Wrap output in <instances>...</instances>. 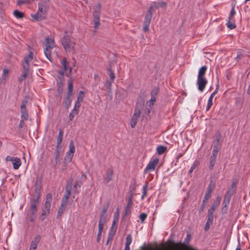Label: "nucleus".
<instances>
[{"instance_id": "1", "label": "nucleus", "mask_w": 250, "mask_h": 250, "mask_svg": "<svg viewBox=\"0 0 250 250\" xmlns=\"http://www.w3.org/2000/svg\"><path fill=\"white\" fill-rule=\"evenodd\" d=\"M49 7V0H41L38 3V10L32 17L36 21H41L45 18V15Z\"/></svg>"}, {"instance_id": "2", "label": "nucleus", "mask_w": 250, "mask_h": 250, "mask_svg": "<svg viewBox=\"0 0 250 250\" xmlns=\"http://www.w3.org/2000/svg\"><path fill=\"white\" fill-rule=\"evenodd\" d=\"M236 184L235 183H233L231 186V187L229 188L225 195L224 200L222 203V208L221 209V213L222 214H226L228 209V206L229 205L230 199L233 194L235 193L236 191Z\"/></svg>"}, {"instance_id": "3", "label": "nucleus", "mask_w": 250, "mask_h": 250, "mask_svg": "<svg viewBox=\"0 0 250 250\" xmlns=\"http://www.w3.org/2000/svg\"><path fill=\"white\" fill-rule=\"evenodd\" d=\"M62 44L66 52L74 53L75 52V42L71 37L65 32L63 37L61 39Z\"/></svg>"}, {"instance_id": "4", "label": "nucleus", "mask_w": 250, "mask_h": 250, "mask_svg": "<svg viewBox=\"0 0 250 250\" xmlns=\"http://www.w3.org/2000/svg\"><path fill=\"white\" fill-rule=\"evenodd\" d=\"M52 201V194L48 193L46 196L45 202L42 207V213L39 217V219L41 221H44L45 218L50 214Z\"/></svg>"}, {"instance_id": "5", "label": "nucleus", "mask_w": 250, "mask_h": 250, "mask_svg": "<svg viewBox=\"0 0 250 250\" xmlns=\"http://www.w3.org/2000/svg\"><path fill=\"white\" fill-rule=\"evenodd\" d=\"M54 47V40L52 38L47 37L43 43V50L46 58L50 62H52L51 51Z\"/></svg>"}, {"instance_id": "6", "label": "nucleus", "mask_w": 250, "mask_h": 250, "mask_svg": "<svg viewBox=\"0 0 250 250\" xmlns=\"http://www.w3.org/2000/svg\"><path fill=\"white\" fill-rule=\"evenodd\" d=\"M75 152V147L74 142L71 140L69 144V150L66 153L65 158V161L70 163L72 161V158Z\"/></svg>"}, {"instance_id": "7", "label": "nucleus", "mask_w": 250, "mask_h": 250, "mask_svg": "<svg viewBox=\"0 0 250 250\" xmlns=\"http://www.w3.org/2000/svg\"><path fill=\"white\" fill-rule=\"evenodd\" d=\"M27 104V100H25L22 102L21 105V118L25 121L28 119V112L26 108Z\"/></svg>"}, {"instance_id": "8", "label": "nucleus", "mask_w": 250, "mask_h": 250, "mask_svg": "<svg viewBox=\"0 0 250 250\" xmlns=\"http://www.w3.org/2000/svg\"><path fill=\"white\" fill-rule=\"evenodd\" d=\"M159 163V159L155 158L151 160L146 167L145 169V172L147 173L150 171H153L155 169L156 166Z\"/></svg>"}, {"instance_id": "9", "label": "nucleus", "mask_w": 250, "mask_h": 250, "mask_svg": "<svg viewBox=\"0 0 250 250\" xmlns=\"http://www.w3.org/2000/svg\"><path fill=\"white\" fill-rule=\"evenodd\" d=\"M208 83V80L206 78H197L196 84L198 87V89L203 92Z\"/></svg>"}, {"instance_id": "10", "label": "nucleus", "mask_w": 250, "mask_h": 250, "mask_svg": "<svg viewBox=\"0 0 250 250\" xmlns=\"http://www.w3.org/2000/svg\"><path fill=\"white\" fill-rule=\"evenodd\" d=\"M113 178V168L112 167H108L106 171L105 177L104 178V182L107 184L110 182Z\"/></svg>"}, {"instance_id": "11", "label": "nucleus", "mask_w": 250, "mask_h": 250, "mask_svg": "<svg viewBox=\"0 0 250 250\" xmlns=\"http://www.w3.org/2000/svg\"><path fill=\"white\" fill-rule=\"evenodd\" d=\"M167 5L165 2H152L151 3L149 9L154 12L155 9H158L160 7H165Z\"/></svg>"}, {"instance_id": "12", "label": "nucleus", "mask_w": 250, "mask_h": 250, "mask_svg": "<svg viewBox=\"0 0 250 250\" xmlns=\"http://www.w3.org/2000/svg\"><path fill=\"white\" fill-rule=\"evenodd\" d=\"M219 88V83H217V84H216V88L215 91L211 94L210 97L208 98V104L206 108V111H208L210 108L211 106L212 105V100L214 96L217 93L218 90Z\"/></svg>"}, {"instance_id": "13", "label": "nucleus", "mask_w": 250, "mask_h": 250, "mask_svg": "<svg viewBox=\"0 0 250 250\" xmlns=\"http://www.w3.org/2000/svg\"><path fill=\"white\" fill-rule=\"evenodd\" d=\"M33 58V54L32 52H30L29 54L24 58L23 63L22 64V68H24V66H26L27 69H29V62L32 60Z\"/></svg>"}, {"instance_id": "14", "label": "nucleus", "mask_w": 250, "mask_h": 250, "mask_svg": "<svg viewBox=\"0 0 250 250\" xmlns=\"http://www.w3.org/2000/svg\"><path fill=\"white\" fill-rule=\"evenodd\" d=\"M61 64L62 66V69L64 71L65 75L67 77H69L71 73L72 68L71 67H68L67 66L66 59H63L61 62Z\"/></svg>"}, {"instance_id": "15", "label": "nucleus", "mask_w": 250, "mask_h": 250, "mask_svg": "<svg viewBox=\"0 0 250 250\" xmlns=\"http://www.w3.org/2000/svg\"><path fill=\"white\" fill-rule=\"evenodd\" d=\"M116 221L114 219L113 221L112 226L110 229V230L108 233V241H110L112 240L113 236L116 231L117 228L116 227Z\"/></svg>"}, {"instance_id": "16", "label": "nucleus", "mask_w": 250, "mask_h": 250, "mask_svg": "<svg viewBox=\"0 0 250 250\" xmlns=\"http://www.w3.org/2000/svg\"><path fill=\"white\" fill-rule=\"evenodd\" d=\"M41 240V236L39 235H36L31 242L29 249L36 250L38 244Z\"/></svg>"}, {"instance_id": "17", "label": "nucleus", "mask_w": 250, "mask_h": 250, "mask_svg": "<svg viewBox=\"0 0 250 250\" xmlns=\"http://www.w3.org/2000/svg\"><path fill=\"white\" fill-rule=\"evenodd\" d=\"M221 201V197L219 196H217L215 200L214 201L211 207L210 208L208 209L209 211H211L213 212H214V210L218 208V207L219 206L220 202Z\"/></svg>"}, {"instance_id": "18", "label": "nucleus", "mask_w": 250, "mask_h": 250, "mask_svg": "<svg viewBox=\"0 0 250 250\" xmlns=\"http://www.w3.org/2000/svg\"><path fill=\"white\" fill-rule=\"evenodd\" d=\"M84 98V92L82 91H80L79 92L77 101L75 103L74 106L80 108L81 103L83 102Z\"/></svg>"}, {"instance_id": "19", "label": "nucleus", "mask_w": 250, "mask_h": 250, "mask_svg": "<svg viewBox=\"0 0 250 250\" xmlns=\"http://www.w3.org/2000/svg\"><path fill=\"white\" fill-rule=\"evenodd\" d=\"M72 181V179H71L69 183H68L67 186L66 187V193L63 198L66 199L67 200L68 199L71 194Z\"/></svg>"}, {"instance_id": "20", "label": "nucleus", "mask_w": 250, "mask_h": 250, "mask_svg": "<svg viewBox=\"0 0 250 250\" xmlns=\"http://www.w3.org/2000/svg\"><path fill=\"white\" fill-rule=\"evenodd\" d=\"M22 71L23 73L19 79V81L20 83L22 82L27 77L29 74V69H27V67L24 66V68H22Z\"/></svg>"}, {"instance_id": "21", "label": "nucleus", "mask_w": 250, "mask_h": 250, "mask_svg": "<svg viewBox=\"0 0 250 250\" xmlns=\"http://www.w3.org/2000/svg\"><path fill=\"white\" fill-rule=\"evenodd\" d=\"M79 112V108L76 107V106H74L73 109L71 111L69 114V121H72L76 115H77Z\"/></svg>"}, {"instance_id": "22", "label": "nucleus", "mask_w": 250, "mask_h": 250, "mask_svg": "<svg viewBox=\"0 0 250 250\" xmlns=\"http://www.w3.org/2000/svg\"><path fill=\"white\" fill-rule=\"evenodd\" d=\"M60 148L56 147V150L54 153L55 155V167H56L57 165L60 162L61 158H60Z\"/></svg>"}, {"instance_id": "23", "label": "nucleus", "mask_w": 250, "mask_h": 250, "mask_svg": "<svg viewBox=\"0 0 250 250\" xmlns=\"http://www.w3.org/2000/svg\"><path fill=\"white\" fill-rule=\"evenodd\" d=\"M73 82L71 80H69L68 81V91L67 93L66 97L70 98L73 94Z\"/></svg>"}, {"instance_id": "24", "label": "nucleus", "mask_w": 250, "mask_h": 250, "mask_svg": "<svg viewBox=\"0 0 250 250\" xmlns=\"http://www.w3.org/2000/svg\"><path fill=\"white\" fill-rule=\"evenodd\" d=\"M217 157V155L211 154V155L209 158V167H208L209 170L213 169L214 166L216 163Z\"/></svg>"}, {"instance_id": "25", "label": "nucleus", "mask_w": 250, "mask_h": 250, "mask_svg": "<svg viewBox=\"0 0 250 250\" xmlns=\"http://www.w3.org/2000/svg\"><path fill=\"white\" fill-rule=\"evenodd\" d=\"M207 70V66L204 65L202 66L198 71L197 78H206L205 75Z\"/></svg>"}, {"instance_id": "26", "label": "nucleus", "mask_w": 250, "mask_h": 250, "mask_svg": "<svg viewBox=\"0 0 250 250\" xmlns=\"http://www.w3.org/2000/svg\"><path fill=\"white\" fill-rule=\"evenodd\" d=\"M106 223V219L103 218L102 216H100L98 223V232L103 231L104 224Z\"/></svg>"}, {"instance_id": "27", "label": "nucleus", "mask_w": 250, "mask_h": 250, "mask_svg": "<svg viewBox=\"0 0 250 250\" xmlns=\"http://www.w3.org/2000/svg\"><path fill=\"white\" fill-rule=\"evenodd\" d=\"M63 134V131L62 129H60L59 135H58V136L57 138V140L56 147H59V148L60 147V146L62 144V140Z\"/></svg>"}, {"instance_id": "28", "label": "nucleus", "mask_w": 250, "mask_h": 250, "mask_svg": "<svg viewBox=\"0 0 250 250\" xmlns=\"http://www.w3.org/2000/svg\"><path fill=\"white\" fill-rule=\"evenodd\" d=\"M40 198V194L38 193L36 195L34 196L31 201L30 205H36V207H38L39 204V199Z\"/></svg>"}, {"instance_id": "29", "label": "nucleus", "mask_w": 250, "mask_h": 250, "mask_svg": "<svg viewBox=\"0 0 250 250\" xmlns=\"http://www.w3.org/2000/svg\"><path fill=\"white\" fill-rule=\"evenodd\" d=\"M13 168L15 169H18L21 165V161L18 157H15L12 162Z\"/></svg>"}, {"instance_id": "30", "label": "nucleus", "mask_w": 250, "mask_h": 250, "mask_svg": "<svg viewBox=\"0 0 250 250\" xmlns=\"http://www.w3.org/2000/svg\"><path fill=\"white\" fill-rule=\"evenodd\" d=\"M153 12L151 10H150L149 9H148V10L147 11V13L145 16L144 22H147L148 23L150 22V21H151V20L152 18V16L153 15Z\"/></svg>"}, {"instance_id": "31", "label": "nucleus", "mask_w": 250, "mask_h": 250, "mask_svg": "<svg viewBox=\"0 0 250 250\" xmlns=\"http://www.w3.org/2000/svg\"><path fill=\"white\" fill-rule=\"evenodd\" d=\"M191 239V236L190 233H188L187 234L186 238L185 239L184 241L183 244L180 243L181 245H182L183 247H187L189 241Z\"/></svg>"}, {"instance_id": "32", "label": "nucleus", "mask_w": 250, "mask_h": 250, "mask_svg": "<svg viewBox=\"0 0 250 250\" xmlns=\"http://www.w3.org/2000/svg\"><path fill=\"white\" fill-rule=\"evenodd\" d=\"M227 27L230 29H233L236 28V25L233 19H229L227 22Z\"/></svg>"}, {"instance_id": "33", "label": "nucleus", "mask_w": 250, "mask_h": 250, "mask_svg": "<svg viewBox=\"0 0 250 250\" xmlns=\"http://www.w3.org/2000/svg\"><path fill=\"white\" fill-rule=\"evenodd\" d=\"M215 187V183L213 180H211L207 188V192L211 193L212 191L214 190Z\"/></svg>"}, {"instance_id": "34", "label": "nucleus", "mask_w": 250, "mask_h": 250, "mask_svg": "<svg viewBox=\"0 0 250 250\" xmlns=\"http://www.w3.org/2000/svg\"><path fill=\"white\" fill-rule=\"evenodd\" d=\"M220 149V146L217 140V143L214 145L212 154L218 156V151Z\"/></svg>"}, {"instance_id": "35", "label": "nucleus", "mask_w": 250, "mask_h": 250, "mask_svg": "<svg viewBox=\"0 0 250 250\" xmlns=\"http://www.w3.org/2000/svg\"><path fill=\"white\" fill-rule=\"evenodd\" d=\"M37 208L36 207V205H30V208L29 209V215H32L36 216V213L37 212Z\"/></svg>"}, {"instance_id": "36", "label": "nucleus", "mask_w": 250, "mask_h": 250, "mask_svg": "<svg viewBox=\"0 0 250 250\" xmlns=\"http://www.w3.org/2000/svg\"><path fill=\"white\" fill-rule=\"evenodd\" d=\"M14 16L17 19H21L24 17V13L18 10H16L13 12Z\"/></svg>"}, {"instance_id": "37", "label": "nucleus", "mask_w": 250, "mask_h": 250, "mask_svg": "<svg viewBox=\"0 0 250 250\" xmlns=\"http://www.w3.org/2000/svg\"><path fill=\"white\" fill-rule=\"evenodd\" d=\"M159 91V88L158 87H154L151 92V97L153 98L157 99V96Z\"/></svg>"}, {"instance_id": "38", "label": "nucleus", "mask_w": 250, "mask_h": 250, "mask_svg": "<svg viewBox=\"0 0 250 250\" xmlns=\"http://www.w3.org/2000/svg\"><path fill=\"white\" fill-rule=\"evenodd\" d=\"M207 217H208V220H207V222H209V223H211L212 224L213 218H214V212H213L211 211L208 210Z\"/></svg>"}, {"instance_id": "39", "label": "nucleus", "mask_w": 250, "mask_h": 250, "mask_svg": "<svg viewBox=\"0 0 250 250\" xmlns=\"http://www.w3.org/2000/svg\"><path fill=\"white\" fill-rule=\"evenodd\" d=\"M107 73L110 78V81L114 82L115 76L113 71L111 68H108Z\"/></svg>"}, {"instance_id": "40", "label": "nucleus", "mask_w": 250, "mask_h": 250, "mask_svg": "<svg viewBox=\"0 0 250 250\" xmlns=\"http://www.w3.org/2000/svg\"><path fill=\"white\" fill-rule=\"evenodd\" d=\"M167 150V147L164 146H159L157 147V152L159 155L163 154Z\"/></svg>"}, {"instance_id": "41", "label": "nucleus", "mask_w": 250, "mask_h": 250, "mask_svg": "<svg viewBox=\"0 0 250 250\" xmlns=\"http://www.w3.org/2000/svg\"><path fill=\"white\" fill-rule=\"evenodd\" d=\"M113 82L111 81H106L104 83V86L106 87L109 93L111 92V85Z\"/></svg>"}, {"instance_id": "42", "label": "nucleus", "mask_w": 250, "mask_h": 250, "mask_svg": "<svg viewBox=\"0 0 250 250\" xmlns=\"http://www.w3.org/2000/svg\"><path fill=\"white\" fill-rule=\"evenodd\" d=\"M72 99L69 97H66L64 100V103L65 104L66 108L68 109L71 105Z\"/></svg>"}, {"instance_id": "43", "label": "nucleus", "mask_w": 250, "mask_h": 250, "mask_svg": "<svg viewBox=\"0 0 250 250\" xmlns=\"http://www.w3.org/2000/svg\"><path fill=\"white\" fill-rule=\"evenodd\" d=\"M108 206L107 205L106 207H104L102 212L101 213L100 216H102L103 218L106 219V215L105 214L106 212L108 210Z\"/></svg>"}, {"instance_id": "44", "label": "nucleus", "mask_w": 250, "mask_h": 250, "mask_svg": "<svg viewBox=\"0 0 250 250\" xmlns=\"http://www.w3.org/2000/svg\"><path fill=\"white\" fill-rule=\"evenodd\" d=\"M65 210V208L60 207L57 212V218H60L62 216V215L63 214Z\"/></svg>"}, {"instance_id": "45", "label": "nucleus", "mask_w": 250, "mask_h": 250, "mask_svg": "<svg viewBox=\"0 0 250 250\" xmlns=\"http://www.w3.org/2000/svg\"><path fill=\"white\" fill-rule=\"evenodd\" d=\"M132 242V236L128 234L126 237L125 245L130 246Z\"/></svg>"}, {"instance_id": "46", "label": "nucleus", "mask_w": 250, "mask_h": 250, "mask_svg": "<svg viewBox=\"0 0 250 250\" xmlns=\"http://www.w3.org/2000/svg\"><path fill=\"white\" fill-rule=\"evenodd\" d=\"M140 111L139 109L136 108L135 109L134 113L132 116L133 118L137 119L138 120L140 116Z\"/></svg>"}, {"instance_id": "47", "label": "nucleus", "mask_w": 250, "mask_h": 250, "mask_svg": "<svg viewBox=\"0 0 250 250\" xmlns=\"http://www.w3.org/2000/svg\"><path fill=\"white\" fill-rule=\"evenodd\" d=\"M9 73V70L8 69L4 68L3 70L2 74V78L3 80H6L7 76H8Z\"/></svg>"}, {"instance_id": "48", "label": "nucleus", "mask_w": 250, "mask_h": 250, "mask_svg": "<svg viewBox=\"0 0 250 250\" xmlns=\"http://www.w3.org/2000/svg\"><path fill=\"white\" fill-rule=\"evenodd\" d=\"M156 99H157L153 98H152V97H151V99L149 101L146 102V104L149 106L153 105L154 104L155 102H156Z\"/></svg>"}, {"instance_id": "49", "label": "nucleus", "mask_w": 250, "mask_h": 250, "mask_svg": "<svg viewBox=\"0 0 250 250\" xmlns=\"http://www.w3.org/2000/svg\"><path fill=\"white\" fill-rule=\"evenodd\" d=\"M138 119L134 118L133 117L131 118L130 121V125L132 128H134L137 124Z\"/></svg>"}, {"instance_id": "50", "label": "nucleus", "mask_w": 250, "mask_h": 250, "mask_svg": "<svg viewBox=\"0 0 250 250\" xmlns=\"http://www.w3.org/2000/svg\"><path fill=\"white\" fill-rule=\"evenodd\" d=\"M93 21L94 22V28L97 29L100 25V19L96 18L95 19H93Z\"/></svg>"}, {"instance_id": "51", "label": "nucleus", "mask_w": 250, "mask_h": 250, "mask_svg": "<svg viewBox=\"0 0 250 250\" xmlns=\"http://www.w3.org/2000/svg\"><path fill=\"white\" fill-rule=\"evenodd\" d=\"M147 217V214L146 213H142L139 215V218L141 220L142 223H144V221Z\"/></svg>"}, {"instance_id": "52", "label": "nucleus", "mask_w": 250, "mask_h": 250, "mask_svg": "<svg viewBox=\"0 0 250 250\" xmlns=\"http://www.w3.org/2000/svg\"><path fill=\"white\" fill-rule=\"evenodd\" d=\"M235 14V11L234 10V5L232 6L231 9L230 14L229 17V19H233V17Z\"/></svg>"}, {"instance_id": "53", "label": "nucleus", "mask_w": 250, "mask_h": 250, "mask_svg": "<svg viewBox=\"0 0 250 250\" xmlns=\"http://www.w3.org/2000/svg\"><path fill=\"white\" fill-rule=\"evenodd\" d=\"M147 186L146 184L143 187V195L142 196V198L143 199L146 195L147 190Z\"/></svg>"}, {"instance_id": "54", "label": "nucleus", "mask_w": 250, "mask_h": 250, "mask_svg": "<svg viewBox=\"0 0 250 250\" xmlns=\"http://www.w3.org/2000/svg\"><path fill=\"white\" fill-rule=\"evenodd\" d=\"M150 23L147 22H144L143 30L144 32H147L149 29Z\"/></svg>"}, {"instance_id": "55", "label": "nucleus", "mask_w": 250, "mask_h": 250, "mask_svg": "<svg viewBox=\"0 0 250 250\" xmlns=\"http://www.w3.org/2000/svg\"><path fill=\"white\" fill-rule=\"evenodd\" d=\"M211 197V193L208 192H206L205 194L204 199H203V202H207V201Z\"/></svg>"}, {"instance_id": "56", "label": "nucleus", "mask_w": 250, "mask_h": 250, "mask_svg": "<svg viewBox=\"0 0 250 250\" xmlns=\"http://www.w3.org/2000/svg\"><path fill=\"white\" fill-rule=\"evenodd\" d=\"M67 201H68V200H67L66 199H64V198H63V199H62V203H61L60 207L66 208V207L67 205Z\"/></svg>"}, {"instance_id": "57", "label": "nucleus", "mask_w": 250, "mask_h": 250, "mask_svg": "<svg viewBox=\"0 0 250 250\" xmlns=\"http://www.w3.org/2000/svg\"><path fill=\"white\" fill-rule=\"evenodd\" d=\"M17 4L18 5H21V4H24V3H29V1L28 0H17Z\"/></svg>"}, {"instance_id": "58", "label": "nucleus", "mask_w": 250, "mask_h": 250, "mask_svg": "<svg viewBox=\"0 0 250 250\" xmlns=\"http://www.w3.org/2000/svg\"><path fill=\"white\" fill-rule=\"evenodd\" d=\"M206 202H203V201L202 205L199 209V212L200 213L204 211L205 208L206 207Z\"/></svg>"}, {"instance_id": "59", "label": "nucleus", "mask_w": 250, "mask_h": 250, "mask_svg": "<svg viewBox=\"0 0 250 250\" xmlns=\"http://www.w3.org/2000/svg\"><path fill=\"white\" fill-rule=\"evenodd\" d=\"M212 224L211 223L207 222L205 227V231H208L210 228V226Z\"/></svg>"}, {"instance_id": "60", "label": "nucleus", "mask_w": 250, "mask_h": 250, "mask_svg": "<svg viewBox=\"0 0 250 250\" xmlns=\"http://www.w3.org/2000/svg\"><path fill=\"white\" fill-rule=\"evenodd\" d=\"M86 179V176L84 174H83L80 178V181H79V183L81 184L83 181L85 180Z\"/></svg>"}, {"instance_id": "61", "label": "nucleus", "mask_w": 250, "mask_h": 250, "mask_svg": "<svg viewBox=\"0 0 250 250\" xmlns=\"http://www.w3.org/2000/svg\"><path fill=\"white\" fill-rule=\"evenodd\" d=\"M81 184L79 183V181H77L76 183L74 184V188H73V189H75V192H78L77 190V186L79 187V188H80L81 187Z\"/></svg>"}, {"instance_id": "62", "label": "nucleus", "mask_w": 250, "mask_h": 250, "mask_svg": "<svg viewBox=\"0 0 250 250\" xmlns=\"http://www.w3.org/2000/svg\"><path fill=\"white\" fill-rule=\"evenodd\" d=\"M93 19H95L96 18L100 19V13L99 11H95L93 13Z\"/></svg>"}, {"instance_id": "63", "label": "nucleus", "mask_w": 250, "mask_h": 250, "mask_svg": "<svg viewBox=\"0 0 250 250\" xmlns=\"http://www.w3.org/2000/svg\"><path fill=\"white\" fill-rule=\"evenodd\" d=\"M24 121H25L24 120L21 119V120L20 121L19 125V128H22L24 126Z\"/></svg>"}, {"instance_id": "64", "label": "nucleus", "mask_w": 250, "mask_h": 250, "mask_svg": "<svg viewBox=\"0 0 250 250\" xmlns=\"http://www.w3.org/2000/svg\"><path fill=\"white\" fill-rule=\"evenodd\" d=\"M196 166H197V165L196 164H194L192 167H190L189 170V173H191L195 169V168L196 167Z\"/></svg>"}]
</instances>
